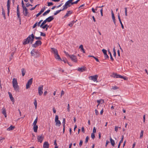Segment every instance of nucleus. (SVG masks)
Returning a JSON list of instances; mask_svg holds the SVG:
<instances>
[{"label":"nucleus","mask_w":148,"mask_h":148,"mask_svg":"<svg viewBox=\"0 0 148 148\" xmlns=\"http://www.w3.org/2000/svg\"><path fill=\"white\" fill-rule=\"evenodd\" d=\"M2 14L3 16L4 19H5V12L4 11L3 9L2 10Z\"/></svg>","instance_id":"79ce46f5"},{"label":"nucleus","mask_w":148,"mask_h":148,"mask_svg":"<svg viewBox=\"0 0 148 148\" xmlns=\"http://www.w3.org/2000/svg\"><path fill=\"white\" fill-rule=\"evenodd\" d=\"M69 57L72 61L75 62H77V59L75 56L73 55H71Z\"/></svg>","instance_id":"9b49d317"},{"label":"nucleus","mask_w":148,"mask_h":148,"mask_svg":"<svg viewBox=\"0 0 148 148\" xmlns=\"http://www.w3.org/2000/svg\"><path fill=\"white\" fill-rule=\"evenodd\" d=\"M82 144H83V141L82 140H80L79 143V146L81 147L82 145Z\"/></svg>","instance_id":"de8ad7c7"},{"label":"nucleus","mask_w":148,"mask_h":148,"mask_svg":"<svg viewBox=\"0 0 148 148\" xmlns=\"http://www.w3.org/2000/svg\"><path fill=\"white\" fill-rule=\"evenodd\" d=\"M43 85H41L38 87V93L40 96H41L43 94Z\"/></svg>","instance_id":"39448f33"},{"label":"nucleus","mask_w":148,"mask_h":148,"mask_svg":"<svg viewBox=\"0 0 148 148\" xmlns=\"http://www.w3.org/2000/svg\"><path fill=\"white\" fill-rule=\"evenodd\" d=\"M10 0H8L7 1V10H9L10 9Z\"/></svg>","instance_id":"c756f323"},{"label":"nucleus","mask_w":148,"mask_h":148,"mask_svg":"<svg viewBox=\"0 0 148 148\" xmlns=\"http://www.w3.org/2000/svg\"><path fill=\"white\" fill-rule=\"evenodd\" d=\"M32 80L33 78H31L28 81V82L26 84V88L27 89L30 88V86L32 83Z\"/></svg>","instance_id":"0eeeda50"},{"label":"nucleus","mask_w":148,"mask_h":148,"mask_svg":"<svg viewBox=\"0 0 148 148\" xmlns=\"http://www.w3.org/2000/svg\"><path fill=\"white\" fill-rule=\"evenodd\" d=\"M48 6H49L51 5H53V4L52 2H48Z\"/></svg>","instance_id":"8fccbe9b"},{"label":"nucleus","mask_w":148,"mask_h":148,"mask_svg":"<svg viewBox=\"0 0 148 148\" xmlns=\"http://www.w3.org/2000/svg\"><path fill=\"white\" fill-rule=\"evenodd\" d=\"M37 22L36 23H35L34 25V26L33 27V28H35L36 26H37Z\"/></svg>","instance_id":"338daca9"},{"label":"nucleus","mask_w":148,"mask_h":148,"mask_svg":"<svg viewBox=\"0 0 148 148\" xmlns=\"http://www.w3.org/2000/svg\"><path fill=\"white\" fill-rule=\"evenodd\" d=\"M43 148H49V144L47 142H45L44 143L43 145Z\"/></svg>","instance_id":"2eb2a0df"},{"label":"nucleus","mask_w":148,"mask_h":148,"mask_svg":"<svg viewBox=\"0 0 148 148\" xmlns=\"http://www.w3.org/2000/svg\"><path fill=\"white\" fill-rule=\"evenodd\" d=\"M50 10H47V11H46L45 12H44L43 14V16H45V15H46L47 14H48V13H49V12H50Z\"/></svg>","instance_id":"58836bf2"},{"label":"nucleus","mask_w":148,"mask_h":148,"mask_svg":"<svg viewBox=\"0 0 148 148\" xmlns=\"http://www.w3.org/2000/svg\"><path fill=\"white\" fill-rule=\"evenodd\" d=\"M8 93V94L9 95L10 98L11 100L13 102L14 101V99L13 97L12 96V94H11V93L10 92H9Z\"/></svg>","instance_id":"b1692460"},{"label":"nucleus","mask_w":148,"mask_h":148,"mask_svg":"<svg viewBox=\"0 0 148 148\" xmlns=\"http://www.w3.org/2000/svg\"><path fill=\"white\" fill-rule=\"evenodd\" d=\"M12 83L13 86L14 90L16 92H19V87L18 84L17 79L16 78H14L13 79Z\"/></svg>","instance_id":"f03ea898"},{"label":"nucleus","mask_w":148,"mask_h":148,"mask_svg":"<svg viewBox=\"0 0 148 148\" xmlns=\"http://www.w3.org/2000/svg\"><path fill=\"white\" fill-rule=\"evenodd\" d=\"M78 2L77 1L73 2L72 1V3H71V5H73V4H77Z\"/></svg>","instance_id":"e2e57ef3"},{"label":"nucleus","mask_w":148,"mask_h":148,"mask_svg":"<svg viewBox=\"0 0 148 148\" xmlns=\"http://www.w3.org/2000/svg\"><path fill=\"white\" fill-rule=\"evenodd\" d=\"M63 10H62H62H60L57 11L55 12L54 13V15H56L58 14L61 11H63Z\"/></svg>","instance_id":"72a5a7b5"},{"label":"nucleus","mask_w":148,"mask_h":148,"mask_svg":"<svg viewBox=\"0 0 148 148\" xmlns=\"http://www.w3.org/2000/svg\"><path fill=\"white\" fill-rule=\"evenodd\" d=\"M96 131V130L95 128V127H94L93 128V133H95Z\"/></svg>","instance_id":"4d7b16f0"},{"label":"nucleus","mask_w":148,"mask_h":148,"mask_svg":"<svg viewBox=\"0 0 148 148\" xmlns=\"http://www.w3.org/2000/svg\"><path fill=\"white\" fill-rule=\"evenodd\" d=\"M108 51L109 54H110L111 60H112V61H113L114 59L112 57L111 53V52H110L109 49H108Z\"/></svg>","instance_id":"2f4dec72"},{"label":"nucleus","mask_w":148,"mask_h":148,"mask_svg":"<svg viewBox=\"0 0 148 148\" xmlns=\"http://www.w3.org/2000/svg\"><path fill=\"white\" fill-rule=\"evenodd\" d=\"M67 110L68 112H69L70 111V105L69 104H68L67 105Z\"/></svg>","instance_id":"09e8293b"},{"label":"nucleus","mask_w":148,"mask_h":148,"mask_svg":"<svg viewBox=\"0 0 148 148\" xmlns=\"http://www.w3.org/2000/svg\"><path fill=\"white\" fill-rule=\"evenodd\" d=\"M64 93V92L62 90L61 91V97L62 96V95H63Z\"/></svg>","instance_id":"774afa93"},{"label":"nucleus","mask_w":148,"mask_h":148,"mask_svg":"<svg viewBox=\"0 0 148 148\" xmlns=\"http://www.w3.org/2000/svg\"><path fill=\"white\" fill-rule=\"evenodd\" d=\"M114 77H115L116 78H122L123 79L125 80H127V78L125 77H124L123 76L119 75H117L116 74H114Z\"/></svg>","instance_id":"6e6552de"},{"label":"nucleus","mask_w":148,"mask_h":148,"mask_svg":"<svg viewBox=\"0 0 148 148\" xmlns=\"http://www.w3.org/2000/svg\"><path fill=\"white\" fill-rule=\"evenodd\" d=\"M143 132H143V130L141 131V132H140V138L141 139L143 138Z\"/></svg>","instance_id":"473e14b6"},{"label":"nucleus","mask_w":148,"mask_h":148,"mask_svg":"<svg viewBox=\"0 0 148 148\" xmlns=\"http://www.w3.org/2000/svg\"><path fill=\"white\" fill-rule=\"evenodd\" d=\"M95 113L96 115H97L99 114V112L96 109L95 110Z\"/></svg>","instance_id":"680f3d73"},{"label":"nucleus","mask_w":148,"mask_h":148,"mask_svg":"<svg viewBox=\"0 0 148 148\" xmlns=\"http://www.w3.org/2000/svg\"><path fill=\"white\" fill-rule=\"evenodd\" d=\"M88 139H89L88 137V136H87L86 137V140H85V143H88Z\"/></svg>","instance_id":"37998d69"},{"label":"nucleus","mask_w":148,"mask_h":148,"mask_svg":"<svg viewBox=\"0 0 148 148\" xmlns=\"http://www.w3.org/2000/svg\"><path fill=\"white\" fill-rule=\"evenodd\" d=\"M2 113L4 115L5 117H7V114L6 112V110L4 107H3L2 109Z\"/></svg>","instance_id":"aec40b11"},{"label":"nucleus","mask_w":148,"mask_h":148,"mask_svg":"<svg viewBox=\"0 0 148 148\" xmlns=\"http://www.w3.org/2000/svg\"><path fill=\"white\" fill-rule=\"evenodd\" d=\"M21 70L22 75L23 76L25 75V73L26 72V70L25 69L22 68L21 69Z\"/></svg>","instance_id":"c85d7f7f"},{"label":"nucleus","mask_w":148,"mask_h":148,"mask_svg":"<svg viewBox=\"0 0 148 148\" xmlns=\"http://www.w3.org/2000/svg\"><path fill=\"white\" fill-rule=\"evenodd\" d=\"M55 122H56V125L57 126L60 127L61 125V123L60 121L58 120V116L57 115L55 116Z\"/></svg>","instance_id":"20e7f679"},{"label":"nucleus","mask_w":148,"mask_h":148,"mask_svg":"<svg viewBox=\"0 0 148 148\" xmlns=\"http://www.w3.org/2000/svg\"><path fill=\"white\" fill-rule=\"evenodd\" d=\"M125 15L126 16H127V8H125Z\"/></svg>","instance_id":"5fc2aeb1"},{"label":"nucleus","mask_w":148,"mask_h":148,"mask_svg":"<svg viewBox=\"0 0 148 148\" xmlns=\"http://www.w3.org/2000/svg\"><path fill=\"white\" fill-rule=\"evenodd\" d=\"M26 5L27 7H28L29 6H32V5L30 4H29L28 3H27L26 4Z\"/></svg>","instance_id":"13d9d810"},{"label":"nucleus","mask_w":148,"mask_h":148,"mask_svg":"<svg viewBox=\"0 0 148 148\" xmlns=\"http://www.w3.org/2000/svg\"><path fill=\"white\" fill-rule=\"evenodd\" d=\"M72 13V12L71 11H68L67 13L64 16V17L66 18L69 15H71Z\"/></svg>","instance_id":"393cba45"},{"label":"nucleus","mask_w":148,"mask_h":148,"mask_svg":"<svg viewBox=\"0 0 148 148\" xmlns=\"http://www.w3.org/2000/svg\"><path fill=\"white\" fill-rule=\"evenodd\" d=\"M42 42L40 40L36 41V42L34 44L32 45V46L33 47L36 48L39 45H40L41 44Z\"/></svg>","instance_id":"1a4fd4ad"},{"label":"nucleus","mask_w":148,"mask_h":148,"mask_svg":"<svg viewBox=\"0 0 148 148\" xmlns=\"http://www.w3.org/2000/svg\"><path fill=\"white\" fill-rule=\"evenodd\" d=\"M44 138V136L42 134L37 136V139L38 142L41 143H42Z\"/></svg>","instance_id":"423d86ee"},{"label":"nucleus","mask_w":148,"mask_h":148,"mask_svg":"<svg viewBox=\"0 0 148 148\" xmlns=\"http://www.w3.org/2000/svg\"><path fill=\"white\" fill-rule=\"evenodd\" d=\"M143 122L145 123V115H144L143 116Z\"/></svg>","instance_id":"0e129e2a"},{"label":"nucleus","mask_w":148,"mask_h":148,"mask_svg":"<svg viewBox=\"0 0 148 148\" xmlns=\"http://www.w3.org/2000/svg\"><path fill=\"white\" fill-rule=\"evenodd\" d=\"M119 88L118 87H117L116 86H112V89L113 90H115L118 89Z\"/></svg>","instance_id":"ea45409f"},{"label":"nucleus","mask_w":148,"mask_h":148,"mask_svg":"<svg viewBox=\"0 0 148 148\" xmlns=\"http://www.w3.org/2000/svg\"><path fill=\"white\" fill-rule=\"evenodd\" d=\"M23 12L25 16H29V12H28V10L26 8L23 9Z\"/></svg>","instance_id":"f8f14e48"},{"label":"nucleus","mask_w":148,"mask_h":148,"mask_svg":"<svg viewBox=\"0 0 148 148\" xmlns=\"http://www.w3.org/2000/svg\"><path fill=\"white\" fill-rule=\"evenodd\" d=\"M119 128V127L116 126L115 127L114 130L116 132H117L118 130V129Z\"/></svg>","instance_id":"3c124183"},{"label":"nucleus","mask_w":148,"mask_h":148,"mask_svg":"<svg viewBox=\"0 0 148 148\" xmlns=\"http://www.w3.org/2000/svg\"><path fill=\"white\" fill-rule=\"evenodd\" d=\"M45 9V7H44V8L41 10L39 12V13L36 15V16L37 17L38 16H39L44 11Z\"/></svg>","instance_id":"6ab92c4d"},{"label":"nucleus","mask_w":148,"mask_h":148,"mask_svg":"<svg viewBox=\"0 0 148 148\" xmlns=\"http://www.w3.org/2000/svg\"><path fill=\"white\" fill-rule=\"evenodd\" d=\"M110 143L112 146H114L115 145V142L114 140H113L111 137H110Z\"/></svg>","instance_id":"bb28decb"},{"label":"nucleus","mask_w":148,"mask_h":148,"mask_svg":"<svg viewBox=\"0 0 148 148\" xmlns=\"http://www.w3.org/2000/svg\"><path fill=\"white\" fill-rule=\"evenodd\" d=\"M34 38H35L36 40H41L42 39L41 37H34Z\"/></svg>","instance_id":"864d4df0"},{"label":"nucleus","mask_w":148,"mask_h":148,"mask_svg":"<svg viewBox=\"0 0 148 148\" xmlns=\"http://www.w3.org/2000/svg\"><path fill=\"white\" fill-rule=\"evenodd\" d=\"M62 124L63 126H65V118H63V120Z\"/></svg>","instance_id":"a18cd8bd"},{"label":"nucleus","mask_w":148,"mask_h":148,"mask_svg":"<svg viewBox=\"0 0 148 148\" xmlns=\"http://www.w3.org/2000/svg\"><path fill=\"white\" fill-rule=\"evenodd\" d=\"M102 51L104 53V57L106 59L108 58H109V56L107 54V51L105 49H103L102 50Z\"/></svg>","instance_id":"ddd939ff"},{"label":"nucleus","mask_w":148,"mask_h":148,"mask_svg":"<svg viewBox=\"0 0 148 148\" xmlns=\"http://www.w3.org/2000/svg\"><path fill=\"white\" fill-rule=\"evenodd\" d=\"M111 14H112V20H113L114 24L115 25L116 21H115V18L114 14L113 12V11L112 10L111 11Z\"/></svg>","instance_id":"a211bd4d"},{"label":"nucleus","mask_w":148,"mask_h":148,"mask_svg":"<svg viewBox=\"0 0 148 148\" xmlns=\"http://www.w3.org/2000/svg\"><path fill=\"white\" fill-rule=\"evenodd\" d=\"M34 104L35 106V108L36 109L37 107V103L36 101V99L34 100Z\"/></svg>","instance_id":"e433bc0d"},{"label":"nucleus","mask_w":148,"mask_h":148,"mask_svg":"<svg viewBox=\"0 0 148 148\" xmlns=\"http://www.w3.org/2000/svg\"><path fill=\"white\" fill-rule=\"evenodd\" d=\"M118 18L119 19V21L120 22V23L121 25V27H122V28H123V29L124 28V26L122 23V22H121V19L120 18V15H119V13H118Z\"/></svg>","instance_id":"5701e85b"},{"label":"nucleus","mask_w":148,"mask_h":148,"mask_svg":"<svg viewBox=\"0 0 148 148\" xmlns=\"http://www.w3.org/2000/svg\"><path fill=\"white\" fill-rule=\"evenodd\" d=\"M17 14L18 16V17L20 18V11H19V8L18 5L17 8Z\"/></svg>","instance_id":"f3484780"},{"label":"nucleus","mask_w":148,"mask_h":148,"mask_svg":"<svg viewBox=\"0 0 148 148\" xmlns=\"http://www.w3.org/2000/svg\"><path fill=\"white\" fill-rule=\"evenodd\" d=\"M55 57L57 59L61 60H62V59L58 54V53L57 54H56L55 55Z\"/></svg>","instance_id":"cd10ccee"},{"label":"nucleus","mask_w":148,"mask_h":148,"mask_svg":"<svg viewBox=\"0 0 148 148\" xmlns=\"http://www.w3.org/2000/svg\"><path fill=\"white\" fill-rule=\"evenodd\" d=\"M64 53L67 56H68L70 57L71 55H70L68 53L66 52L65 51H64Z\"/></svg>","instance_id":"603ef678"},{"label":"nucleus","mask_w":148,"mask_h":148,"mask_svg":"<svg viewBox=\"0 0 148 148\" xmlns=\"http://www.w3.org/2000/svg\"><path fill=\"white\" fill-rule=\"evenodd\" d=\"M5 139V138L3 137H0V141L1 142V141L2 140H4Z\"/></svg>","instance_id":"69168bd1"},{"label":"nucleus","mask_w":148,"mask_h":148,"mask_svg":"<svg viewBox=\"0 0 148 148\" xmlns=\"http://www.w3.org/2000/svg\"><path fill=\"white\" fill-rule=\"evenodd\" d=\"M34 38V36L33 34L29 36L26 39H25L23 42V44L25 45L30 43L32 44Z\"/></svg>","instance_id":"f257e3e1"},{"label":"nucleus","mask_w":148,"mask_h":148,"mask_svg":"<svg viewBox=\"0 0 148 148\" xmlns=\"http://www.w3.org/2000/svg\"><path fill=\"white\" fill-rule=\"evenodd\" d=\"M40 36H45V33H43L42 32H40Z\"/></svg>","instance_id":"bf43d9fd"},{"label":"nucleus","mask_w":148,"mask_h":148,"mask_svg":"<svg viewBox=\"0 0 148 148\" xmlns=\"http://www.w3.org/2000/svg\"><path fill=\"white\" fill-rule=\"evenodd\" d=\"M49 26L47 24H45L44 26L42 25V27H40L43 28V29H45V28L47 27H49Z\"/></svg>","instance_id":"a19ab883"},{"label":"nucleus","mask_w":148,"mask_h":148,"mask_svg":"<svg viewBox=\"0 0 148 148\" xmlns=\"http://www.w3.org/2000/svg\"><path fill=\"white\" fill-rule=\"evenodd\" d=\"M86 70V68L84 67H83L81 68H79L77 69V71L79 72H83L84 71Z\"/></svg>","instance_id":"dca6fc26"},{"label":"nucleus","mask_w":148,"mask_h":148,"mask_svg":"<svg viewBox=\"0 0 148 148\" xmlns=\"http://www.w3.org/2000/svg\"><path fill=\"white\" fill-rule=\"evenodd\" d=\"M63 61H64V63H66L67 62L68 63V64H69V65L70 66H71V65L70 64H69L68 62L67 61V60L66 59H65V60H63Z\"/></svg>","instance_id":"6e6d98bb"},{"label":"nucleus","mask_w":148,"mask_h":148,"mask_svg":"<svg viewBox=\"0 0 148 148\" xmlns=\"http://www.w3.org/2000/svg\"><path fill=\"white\" fill-rule=\"evenodd\" d=\"M79 48L81 49V51H82L83 53H85V50L83 48V45H81L79 46Z\"/></svg>","instance_id":"7c9ffc66"},{"label":"nucleus","mask_w":148,"mask_h":148,"mask_svg":"<svg viewBox=\"0 0 148 148\" xmlns=\"http://www.w3.org/2000/svg\"><path fill=\"white\" fill-rule=\"evenodd\" d=\"M51 52L53 53L55 55L57 54L58 53V51L56 49L53 48H51Z\"/></svg>","instance_id":"4468645a"},{"label":"nucleus","mask_w":148,"mask_h":148,"mask_svg":"<svg viewBox=\"0 0 148 148\" xmlns=\"http://www.w3.org/2000/svg\"><path fill=\"white\" fill-rule=\"evenodd\" d=\"M47 22V20L46 19L45 20H44L41 23V24L40 25V27H42V25H43L44 24H45V23H46V22Z\"/></svg>","instance_id":"4c0bfd02"},{"label":"nucleus","mask_w":148,"mask_h":148,"mask_svg":"<svg viewBox=\"0 0 148 148\" xmlns=\"http://www.w3.org/2000/svg\"><path fill=\"white\" fill-rule=\"evenodd\" d=\"M38 5H36L35 7H33V8H32L30 10H34L35 8H36V7Z\"/></svg>","instance_id":"052dcab7"},{"label":"nucleus","mask_w":148,"mask_h":148,"mask_svg":"<svg viewBox=\"0 0 148 148\" xmlns=\"http://www.w3.org/2000/svg\"><path fill=\"white\" fill-rule=\"evenodd\" d=\"M97 102L99 104H100V103H103L104 101L103 99H100V100H97Z\"/></svg>","instance_id":"f704fd0d"},{"label":"nucleus","mask_w":148,"mask_h":148,"mask_svg":"<svg viewBox=\"0 0 148 148\" xmlns=\"http://www.w3.org/2000/svg\"><path fill=\"white\" fill-rule=\"evenodd\" d=\"M38 121V117H37L36 119L34 121L33 123V125H36Z\"/></svg>","instance_id":"c9c22d12"},{"label":"nucleus","mask_w":148,"mask_h":148,"mask_svg":"<svg viewBox=\"0 0 148 148\" xmlns=\"http://www.w3.org/2000/svg\"><path fill=\"white\" fill-rule=\"evenodd\" d=\"M54 19V18L53 16H50L48 17V18L46 19V20L47 21V22H50L51 21L53 20Z\"/></svg>","instance_id":"4be33fe9"},{"label":"nucleus","mask_w":148,"mask_h":148,"mask_svg":"<svg viewBox=\"0 0 148 148\" xmlns=\"http://www.w3.org/2000/svg\"><path fill=\"white\" fill-rule=\"evenodd\" d=\"M31 53L32 56H34L35 58L38 57L40 56L39 52L38 51H35L34 49L32 50Z\"/></svg>","instance_id":"7ed1b4c3"},{"label":"nucleus","mask_w":148,"mask_h":148,"mask_svg":"<svg viewBox=\"0 0 148 148\" xmlns=\"http://www.w3.org/2000/svg\"><path fill=\"white\" fill-rule=\"evenodd\" d=\"M15 128V127L12 125H11L8 128L7 130L8 131L13 130Z\"/></svg>","instance_id":"a878e982"},{"label":"nucleus","mask_w":148,"mask_h":148,"mask_svg":"<svg viewBox=\"0 0 148 148\" xmlns=\"http://www.w3.org/2000/svg\"><path fill=\"white\" fill-rule=\"evenodd\" d=\"M33 125V129L34 132H37L38 128V126L36 125Z\"/></svg>","instance_id":"412c9836"},{"label":"nucleus","mask_w":148,"mask_h":148,"mask_svg":"<svg viewBox=\"0 0 148 148\" xmlns=\"http://www.w3.org/2000/svg\"><path fill=\"white\" fill-rule=\"evenodd\" d=\"M98 76L97 75H95L94 76H90L89 77L90 79L93 81L94 82L96 81L97 80Z\"/></svg>","instance_id":"9d476101"},{"label":"nucleus","mask_w":148,"mask_h":148,"mask_svg":"<svg viewBox=\"0 0 148 148\" xmlns=\"http://www.w3.org/2000/svg\"><path fill=\"white\" fill-rule=\"evenodd\" d=\"M22 7L23 8V9H24L25 8H26L25 7L24 4L23 3V1H22Z\"/></svg>","instance_id":"c03bdc74"},{"label":"nucleus","mask_w":148,"mask_h":148,"mask_svg":"<svg viewBox=\"0 0 148 148\" xmlns=\"http://www.w3.org/2000/svg\"><path fill=\"white\" fill-rule=\"evenodd\" d=\"M91 137L93 139H94L95 138V134L94 133H92L91 134Z\"/></svg>","instance_id":"49530a36"}]
</instances>
